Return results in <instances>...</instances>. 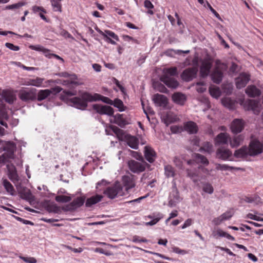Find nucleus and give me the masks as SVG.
<instances>
[{
	"label": "nucleus",
	"instance_id": "obj_54",
	"mask_svg": "<svg viewBox=\"0 0 263 263\" xmlns=\"http://www.w3.org/2000/svg\"><path fill=\"white\" fill-rule=\"evenodd\" d=\"M130 152H131V155L134 158H136L137 160H138L140 161H143L144 158H143L142 155H141V154H140L137 152H135V151H130Z\"/></svg>",
	"mask_w": 263,
	"mask_h": 263
},
{
	"label": "nucleus",
	"instance_id": "obj_14",
	"mask_svg": "<svg viewBox=\"0 0 263 263\" xmlns=\"http://www.w3.org/2000/svg\"><path fill=\"white\" fill-rule=\"evenodd\" d=\"M245 126V122L242 119H235L231 124V129L233 133L238 134L240 133Z\"/></svg>",
	"mask_w": 263,
	"mask_h": 263
},
{
	"label": "nucleus",
	"instance_id": "obj_13",
	"mask_svg": "<svg viewBox=\"0 0 263 263\" xmlns=\"http://www.w3.org/2000/svg\"><path fill=\"white\" fill-rule=\"evenodd\" d=\"M250 80V75L246 72H242L236 79L235 82L237 88L245 87Z\"/></svg>",
	"mask_w": 263,
	"mask_h": 263
},
{
	"label": "nucleus",
	"instance_id": "obj_39",
	"mask_svg": "<svg viewBox=\"0 0 263 263\" xmlns=\"http://www.w3.org/2000/svg\"><path fill=\"white\" fill-rule=\"evenodd\" d=\"M216 170L220 171L232 170H239V168L230 166L227 164H220L218 163L215 164Z\"/></svg>",
	"mask_w": 263,
	"mask_h": 263
},
{
	"label": "nucleus",
	"instance_id": "obj_37",
	"mask_svg": "<svg viewBox=\"0 0 263 263\" xmlns=\"http://www.w3.org/2000/svg\"><path fill=\"white\" fill-rule=\"evenodd\" d=\"M165 175L167 177H173L175 175L174 168L171 165H166L164 166Z\"/></svg>",
	"mask_w": 263,
	"mask_h": 263
},
{
	"label": "nucleus",
	"instance_id": "obj_60",
	"mask_svg": "<svg viewBox=\"0 0 263 263\" xmlns=\"http://www.w3.org/2000/svg\"><path fill=\"white\" fill-rule=\"evenodd\" d=\"M32 10L35 13H37V12H43L44 13H46V10L43 7H40V6H36V5L35 6H33L32 7Z\"/></svg>",
	"mask_w": 263,
	"mask_h": 263
},
{
	"label": "nucleus",
	"instance_id": "obj_46",
	"mask_svg": "<svg viewBox=\"0 0 263 263\" xmlns=\"http://www.w3.org/2000/svg\"><path fill=\"white\" fill-rule=\"evenodd\" d=\"M200 149L208 153H211L213 152V145L208 142H205Z\"/></svg>",
	"mask_w": 263,
	"mask_h": 263
},
{
	"label": "nucleus",
	"instance_id": "obj_33",
	"mask_svg": "<svg viewBox=\"0 0 263 263\" xmlns=\"http://www.w3.org/2000/svg\"><path fill=\"white\" fill-rule=\"evenodd\" d=\"M222 105L230 109H233L235 106V101L230 98H224L221 100Z\"/></svg>",
	"mask_w": 263,
	"mask_h": 263
},
{
	"label": "nucleus",
	"instance_id": "obj_62",
	"mask_svg": "<svg viewBox=\"0 0 263 263\" xmlns=\"http://www.w3.org/2000/svg\"><path fill=\"white\" fill-rule=\"evenodd\" d=\"M132 241L134 242H146L147 240L145 238H141L140 237L135 235L133 237Z\"/></svg>",
	"mask_w": 263,
	"mask_h": 263
},
{
	"label": "nucleus",
	"instance_id": "obj_26",
	"mask_svg": "<svg viewBox=\"0 0 263 263\" xmlns=\"http://www.w3.org/2000/svg\"><path fill=\"white\" fill-rule=\"evenodd\" d=\"M246 93L250 97L254 98L261 95V91L255 85L249 86L246 89Z\"/></svg>",
	"mask_w": 263,
	"mask_h": 263
},
{
	"label": "nucleus",
	"instance_id": "obj_12",
	"mask_svg": "<svg viewBox=\"0 0 263 263\" xmlns=\"http://www.w3.org/2000/svg\"><path fill=\"white\" fill-rule=\"evenodd\" d=\"M197 71V67H189L183 70L181 77L184 81L189 82L196 77Z\"/></svg>",
	"mask_w": 263,
	"mask_h": 263
},
{
	"label": "nucleus",
	"instance_id": "obj_59",
	"mask_svg": "<svg viewBox=\"0 0 263 263\" xmlns=\"http://www.w3.org/2000/svg\"><path fill=\"white\" fill-rule=\"evenodd\" d=\"M104 33L108 36H109L117 41H119L118 36L116 34H115L114 32H112V31H110L109 30H105Z\"/></svg>",
	"mask_w": 263,
	"mask_h": 263
},
{
	"label": "nucleus",
	"instance_id": "obj_56",
	"mask_svg": "<svg viewBox=\"0 0 263 263\" xmlns=\"http://www.w3.org/2000/svg\"><path fill=\"white\" fill-rule=\"evenodd\" d=\"M15 145L13 143L8 142L5 144L4 146V151H14L15 149Z\"/></svg>",
	"mask_w": 263,
	"mask_h": 263
},
{
	"label": "nucleus",
	"instance_id": "obj_29",
	"mask_svg": "<svg viewBox=\"0 0 263 263\" xmlns=\"http://www.w3.org/2000/svg\"><path fill=\"white\" fill-rule=\"evenodd\" d=\"M249 155V151L246 146H242L239 149L236 150L234 153V156L236 158H247Z\"/></svg>",
	"mask_w": 263,
	"mask_h": 263
},
{
	"label": "nucleus",
	"instance_id": "obj_47",
	"mask_svg": "<svg viewBox=\"0 0 263 263\" xmlns=\"http://www.w3.org/2000/svg\"><path fill=\"white\" fill-rule=\"evenodd\" d=\"M25 4L26 3L25 2L21 1L16 4L7 6L6 7V9H18Z\"/></svg>",
	"mask_w": 263,
	"mask_h": 263
},
{
	"label": "nucleus",
	"instance_id": "obj_1",
	"mask_svg": "<svg viewBox=\"0 0 263 263\" xmlns=\"http://www.w3.org/2000/svg\"><path fill=\"white\" fill-rule=\"evenodd\" d=\"M86 93H89L85 91L81 94L80 97H75L72 98H68L66 96H62V100L71 106L79 109L85 110L88 106V102H89L88 99L85 98Z\"/></svg>",
	"mask_w": 263,
	"mask_h": 263
},
{
	"label": "nucleus",
	"instance_id": "obj_4",
	"mask_svg": "<svg viewBox=\"0 0 263 263\" xmlns=\"http://www.w3.org/2000/svg\"><path fill=\"white\" fill-rule=\"evenodd\" d=\"M127 165L129 170L136 174L144 172L146 167L149 165L144 160L138 162L134 160H129Z\"/></svg>",
	"mask_w": 263,
	"mask_h": 263
},
{
	"label": "nucleus",
	"instance_id": "obj_18",
	"mask_svg": "<svg viewBox=\"0 0 263 263\" xmlns=\"http://www.w3.org/2000/svg\"><path fill=\"white\" fill-rule=\"evenodd\" d=\"M232 152L224 147L218 148L216 151V157L223 160H226L232 156Z\"/></svg>",
	"mask_w": 263,
	"mask_h": 263
},
{
	"label": "nucleus",
	"instance_id": "obj_55",
	"mask_svg": "<svg viewBox=\"0 0 263 263\" xmlns=\"http://www.w3.org/2000/svg\"><path fill=\"white\" fill-rule=\"evenodd\" d=\"M172 251L175 253L179 254H186L187 253V251L185 250H182L177 247L174 246L172 248Z\"/></svg>",
	"mask_w": 263,
	"mask_h": 263
},
{
	"label": "nucleus",
	"instance_id": "obj_35",
	"mask_svg": "<svg viewBox=\"0 0 263 263\" xmlns=\"http://www.w3.org/2000/svg\"><path fill=\"white\" fill-rule=\"evenodd\" d=\"M3 185L7 191V192L11 195H14L15 194V190L12 184L7 179L3 180Z\"/></svg>",
	"mask_w": 263,
	"mask_h": 263
},
{
	"label": "nucleus",
	"instance_id": "obj_50",
	"mask_svg": "<svg viewBox=\"0 0 263 263\" xmlns=\"http://www.w3.org/2000/svg\"><path fill=\"white\" fill-rule=\"evenodd\" d=\"M111 129L119 138L123 137L124 135V131L122 129L116 126H111Z\"/></svg>",
	"mask_w": 263,
	"mask_h": 263
},
{
	"label": "nucleus",
	"instance_id": "obj_52",
	"mask_svg": "<svg viewBox=\"0 0 263 263\" xmlns=\"http://www.w3.org/2000/svg\"><path fill=\"white\" fill-rule=\"evenodd\" d=\"M172 193L174 196V198L176 200H178L179 198V191L177 188L176 183L175 181L173 182Z\"/></svg>",
	"mask_w": 263,
	"mask_h": 263
},
{
	"label": "nucleus",
	"instance_id": "obj_11",
	"mask_svg": "<svg viewBox=\"0 0 263 263\" xmlns=\"http://www.w3.org/2000/svg\"><path fill=\"white\" fill-rule=\"evenodd\" d=\"M92 108L100 115H107L111 116L113 115L114 112V109L111 107L107 105L96 104L92 105Z\"/></svg>",
	"mask_w": 263,
	"mask_h": 263
},
{
	"label": "nucleus",
	"instance_id": "obj_15",
	"mask_svg": "<svg viewBox=\"0 0 263 263\" xmlns=\"http://www.w3.org/2000/svg\"><path fill=\"white\" fill-rule=\"evenodd\" d=\"M153 101L156 105L165 107L168 103V100L166 96L163 95L156 93L153 96Z\"/></svg>",
	"mask_w": 263,
	"mask_h": 263
},
{
	"label": "nucleus",
	"instance_id": "obj_63",
	"mask_svg": "<svg viewBox=\"0 0 263 263\" xmlns=\"http://www.w3.org/2000/svg\"><path fill=\"white\" fill-rule=\"evenodd\" d=\"M206 3L208 7L209 8L210 11L214 14V15L218 19L221 20V17L220 15L218 14V13L217 12V11L211 6V5L210 4V3L206 1Z\"/></svg>",
	"mask_w": 263,
	"mask_h": 263
},
{
	"label": "nucleus",
	"instance_id": "obj_64",
	"mask_svg": "<svg viewBox=\"0 0 263 263\" xmlns=\"http://www.w3.org/2000/svg\"><path fill=\"white\" fill-rule=\"evenodd\" d=\"M224 220H223V218H222L221 216L220 215V216H219L218 217L214 218L212 220V222L214 225L218 226V225L220 224Z\"/></svg>",
	"mask_w": 263,
	"mask_h": 263
},
{
	"label": "nucleus",
	"instance_id": "obj_5",
	"mask_svg": "<svg viewBox=\"0 0 263 263\" xmlns=\"http://www.w3.org/2000/svg\"><path fill=\"white\" fill-rule=\"evenodd\" d=\"M85 200L86 197L85 196L78 197L69 204L65 205L63 207V210L66 212L74 211L81 207L85 203Z\"/></svg>",
	"mask_w": 263,
	"mask_h": 263
},
{
	"label": "nucleus",
	"instance_id": "obj_48",
	"mask_svg": "<svg viewBox=\"0 0 263 263\" xmlns=\"http://www.w3.org/2000/svg\"><path fill=\"white\" fill-rule=\"evenodd\" d=\"M112 105L115 107L119 108V110L120 111L124 110L123 103V102L121 100H120L119 99H116L113 101V104Z\"/></svg>",
	"mask_w": 263,
	"mask_h": 263
},
{
	"label": "nucleus",
	"instance_id": "obj_51",
	"mask_svg": "<svg viewBox=\"0 0 263 263\" xmlns=\"http://www.w3.org/2000/svg\"><path fill=\"white\" fill-rule=\"evenodd\" d=\"M51 3L54 11H62V5L59 2L56 0H51Z\"/></svg>",
	"mask_w": 263,
	"mask_h": 263
},
{
	"label": "nucleus",
	"instance_id": "obj_28",
	"mask_svg": "<svg viewBox=\"0 0 263 263\" xmlns=\"http://www.w3.org/2000/svg\"><path fill=\"white\" fill-rule=\"evenodd\" d=\"M172 100L175 103L183 105L186 100V98L185 95L181 92H175L172 95Z\"/></svg>",
	"mask_w": 263,
	"mask_h": 263
},
{
	"label": "nucleus",
	"instance_id": "obj_43",
	"mask_svg": "<svg viewBox=\"0 0 263 263\" xmlns=\"http://www.w3.org/2000/svg\"><path fill=\"white\" fill-rule=\"evenodd\" d=\"M144 5L145 8L148 9L147 13L150 15H153L154 12L152 10V9L154 8V5L149 0H145L144 2Z\"/></svg>",
	"mask_w": 263,
	"mask_h": 263
},
{
	"label": "nucleus",
	"instance_id": "obj_58",
	"mask_svg": "<svg viewBox=\"0 0 263 263\" xmlns=\"http://www.w3.org/2000/svg\"><path fill=\"white\" fill-rule=\"evenodd\" d=\"M203 82H199L196 84V90L200 93L203 92L205 90L206 88L204 87Z\"/></svg>",
	"mask_w": 263,
	"mask_h": 263
},
{
	"label": "nucleus",
	"instance_id": "obj_57",
	"mask_svg": "<svg viewBox=\"0 0 263 263\" xmlns=\"http://www.w3.org/2000/svg\"><path fill=\"white\" fill-rule=\"evenodd\" d=\"M20 258L27 263H36L37 262L36 259L34 257L20 256Z\"/></svg>",
	"mask_w": 263,
	"mask_h": 263
},
{
	"label": "nucleus",
	"instance_id": "obj_45",
	"mask_svg": "<svg viewBox=\"0 0 263 263\" xmlns=\"http://www.w3.org/2000/svg\"><path fill=\"white\" fill-rule=\"evenodd\" d=\"M210 95L215 98H218L220 95V90L218 87H210L209 89Z\"/></svg>",
	"mask_w": 263,
	"mask_h": 263
},
{
	"label": "nucleus",
	"instance_id": "obj_7",
	"mask_svg": "<svg viewBox=\"0 0 263 263\" xmlns=\"http://www.w3.org/2000/svg\"><path fill=\"white\" fill-rule=\"evenodd\" d=\"M36 89L31 88L28 90L22 89L18 93L20 99L24 102L34 101L36 99Z\"/></svg>",
	"mask_w": 263,
	"mask_h": 263
},
{
	"label": "nucleus",
	"instance_id": "obj_10",
	"mask_svg": "<svg viewBox=\"0 0 263 263\" xmlns=\"http://www.w3.org/2000/svg\"><path fill=\"white\" fill-rule=\"evenodd\" d=\"M244 108L248 110H252L254 114L258 115L260 112L258 101L248 99L243 102Z\"/></svg>",
	"mask_w": 263,
	"mask_h": 263
},
{
	"label": "nucleus",
	"instance_id": "obj_2",
	"mask_svg": "<svg viewBox=\"0 0 263 263\" xmlns=\"http://www.w3.org/2000/svg\"><path fill=\"white\" fill-rule=\"evenodd\" d=\"M227 68V66L225 64L219 60H216L215 67L211 74L212 81L216 84H219L222 80L223 72Z\"/></svg>",
	"mask_w": 263,
	"mask_h": 263
},
{
	"label": "nucleus",
	"instance_id": "obj_42",
	"mask_svg": "<svg viewBox=\"0 0 263 263\" xmlns=\"http://www.w3.org/2000/svg\"><path fill=\"white\" fill-rule=\"evenodd\" d=\"M177 74V69L175 67H171L166 69L164 74L163 76H168L169 77L175 76Z\"/></svg>",
	"mask_w": 263,
	"mask_h": 263
},
{
	"label": "nucleus",
	"instance_id": "obj_44",
	"mask_svg": "<svg viewBox=\"0 0 263 263\" xmlns=\"http://www.w3.org/2000/svg\"><path fill=\"white\" fill-rule=\"evenodd\" d=\"M163 218V215L160 213H157V216L154 219L151 221L146 222L145 225L148 226H153L156 224L160 219Z\"/></svg>",
	"mask_w": 263,
	"mask_h": 263
},
{
	"label": "nucleus",
	"instance_id": "obj_49",
	"mask_svg": "<svg viewBox=\"0 0 263 263\" xmlns=\"http://www.w3.org/2000/svg\"><path fill=\"white\" fill-rule=\"evenodd\" d=\"M47 210L50 212L58 213L60 212V208L55 203H51L47 206Z\"/></svg>",
	"mask_w": 263,
	"mask_h": 263
},
{
	"label": "nucleus",
	"instance_id": "obj_31",
	"mask_svg": "<svg viewBox=\"0 0 263 263\" xmlns=\"http://www.w3.org/2000/svg\"><path fill=\"white\" fill-rule=\"evenodd\" d=\"M52 93V91L50 89L40 90L37 93V100L41 101L47 98Z\"/></svg>",
	"mask_w": 263,
	"mask_h": 263
},
{
	"label": "nucleus",
	"instance_id": "obj_21",
	"mask_svg": "<svg viewBox=\"0 0 263 263\" xmlns=\"http://www.w3.org/2000/svg\"><path fill=\"white\" fill-rule=\"evenodd\" d=\"M125 141L132 148L137 149L139 146V140L134 136L127 135L125 136Z\"/></svg>",
	"mask_w": 263,
	"mask_h": 263
},
{
	"label": "nucleus",
	"instance_id": "obj_27",
	"mask_svg": "<svg viewBox=\"0 0 263 263\" xmlns=\"http://www.w3.org/2000/svg\"><path fill=\"white\" fill-rule=\"evenodd\" d=\"M103 198V196L97 194L91 196L86 199L85 202V206L87 208H90L93 205L99 202Z\"/></svg>",
	"mask_w": 263,
	"mask_h": 263
},
{
	"label": "nucleus",
	"instance_id": "obj_20",
	"mask_svg": "<svg viewBox=\"0 0 263 263\" xmlns=\"http://www.w3.org/2000/svg\"><path fill=\"white\" fill-rule=\"evenodd\" d=\"M135 182L134 176L132 174L122 177V182L126 190L134 187L135 186Z\"/></svg>",
	"mask_w": 263,
	"mask_h": 263
},
{
	"label": "nucleus",
	"instance_id": "obj_38",
	"mask_svg": "<svg viewBox=\"0 0 263 263\" xmlns=\"http://www.w3.org/2000/svg\"><path fill=\"white\" fill-rule=\"evenodd\" d=\"M96 30L103 36L105 41L112 45H116V42L108 36L104 32L101 30L98 27L95 28Z\"/></svg>",
	"mask_w": 263,
	"mask_h": 263
},
{
	"label": "nucleus",
	"instance_id": "obj_40",
	"mask_svg": "<svg viewBox=\"0 0 263 263\" xmlns=\"http://www.w3.org/2000/svg\"><path fill=\"white\" fill-rule=\"evenodd\" d=\"M55 200L58 202L66 203L71 200V197L65 195H58L55 197Z\"/></svg>",
	"mask_w": 263,
	"mask_h": 263
},
{
	"label": "nucleus",
	"instance_id": "obj_3",
	"mask_svg": "<svg viewBox=\"0 0 263 263\" xmlns=\"http://www.w3.org/2000/svg\"><path fill=\"white\" fill-rule=\"evenodd\" d=\"M247 147L250 156H257L263 152V144L257 139L251 140Z\"/></svg>",
	"mask_w": 263,
	"mask_h": 263
},
{
	"label": "nucleus",
	"instance_id": "obj_32",
	"mask_svg": "<svg viewBox=\"0 0 263 263\" xmlns=\"http://www.w3.org/2000/svg\"><path fill=\"white\" fill-rule=\"evenodd\" d=\"M199 168L200 167H198V168H187L186 170L187 176L192 179L195 182L197 181V180L195 179V178L198 176Z\"/></svg>",
	"mask_w": 263,
	"mask_h": 263
},
{
	"label": "nucleus",
	"instance_id": "obj_17",
	"mask_svg": "<svg viewBox=\"0 0 263 263\" xmlns=\"http://www.w3.org/2000/svg\"><path fill=\"white\" fill-rule=\"evenodd\" d=\"M230 140V137L226 133L219 134L215 139V144L216 146L228 144V141Z\"/></svg>",
	"mask_w": 263,
	"mask_h": 263
},
{
	"label": "nucleus",
	"instance_id": "obj_22",
	"mask_svg": "<svg viewBox=\"0 0 263 263\" xmlns=\"http://www.w3.org/2000/svg\"><path fill=\"white\" fill-rule=\"evenodd\" d=\"M114 123L121 127H124L129 123L126 116L124 114H117L114 116Z\"/></svg>",
	"mask_w": 263,
	"mask_h": 263
},
{
	"label": "nucleus",
	"instance_id": "obj_41",
	"mask_svg": "<svg viewBox=\"0 0 263 263\" xmlns=\"http://www.w3.org/2000/svg\"><path fill=\"white\" fill-rule=\"evenodd\" d=\"M195 158L196 161H197L198 162H200L206 165L209 164V162L208 159L205 156L201 154H196Z\"/></svg>",
	"mask_w": 263,
	"mask_h": 263
},
{
	"label": "nucleus",
	"instance_id": "obj_23",
	"mask_svg": "<svg viewBox=\"0 0 263 263\" xmlns=\"http://www.w3.org/2000/svg\"><path fill=\"white\" fill-rule=\"evenodd\" d=\"M44 79L36 77L33 79H27L24 81V84L27 86H33L37 87H41Z\"/></svg>",
	"mask_w": 263,
	"mask_h": 263
},
{
	"label": "nucleus",
	"instance_id": "obj_34",
	"mask_svg": "<svg viewBox=\"0 0 263 263\" xmlns=\"http://www.w3.org/2000/svg\"><path fill=\"white\" fill-rule=\"evenodd\" d=\"M243 140V137L242 135H239L235 136L232 140L230 139V145L232 147H237L241 143Z\"/></svg>",
	"mask_w": 263,
	"mask_h": 263
},
{
	"label": "nucleus",
	"instance_id": "obj_30",
	"mask_svg": "<svg viewBox=\"0 0 263 263\" xmlns=\"http://www.w3.org/2000/svg\"><path fill=\"white\" fill-rule=\"evenodd\" d=\"M3 96L6 102L9 104L13 103L14 101L16 99L15 95L13 92L10 90H4L3 92Z\"/></svg>",
	"mask_w": 263,
	"mask_h": 263
},
{
	"label": "nucleus",
	"instance_id": "obj_61",
	"mask_svg": "<svg viewBox=\"0 0 263 263\" xmlns=\"http://www.w3.org/2000/svg\"><path fill=\"white\" fill-rule=\"evenodd\" d=\"M203 190L204 192L211 194L213 192V188L211 184L206 183L203 185Z\"/></svg>",
	"mask_w": 263,
	"mask_h": 263
},
{
	"label": "nucleus",
	"instance_id": "obj_16",
	"mask_svg": "<svg viewBox=\"0 0 263 263\" xmlns=\"http://www.w3.org/2000/svg\"><path fill=\"white\" fill-rule=\"evenodd\" d=\"M144 154L146 160L151 163H153L156 158V153L149 146L144 147Z\"/></svg>",
	"mask_w": 263,
	"mask_h": 263
},
{
	"label": "nucleus",
	"instance_id": "obj_36",
	"mask_svg": "<svg viewBox=\"0 0 263 263\" xmlns=\"http://www.w3.org/2000/svg\"><path fill=\"white\" fill-rule=\"evenodd\" d=\"M178 118L173 112H167L165 116V122L166 124H170L177 121Z\"/></svg>",
	"mask_w": 263,
	"mask_h": 263
},
{
	"label": "nucleus",
	"instance_id": "obj_6",
	"mask_svg": "<svg viewBox=\"0 0 263 263\" xmlns=\"http://www.w3.org/2000/svg\"><path fill=\"white\" fill-rule=\"evenodd\" d=\"M104 193L110 199H114L117 196H122L123 194L122 187L119 183H116L112 186L107 187Z\"/></svg>",
	"mask_w": 263,
	"mask_h": 263
},
{
	"label": "nucleus",
	"instance_id": "obj_53",
	"mask_svg": "<svg viewBox=\"0 0 263 263\" xmlns=\"http://www.w3.org/2000/svg\"><path fill=\"white\" fill-rule=\"evenodd\" d=\"M245 201L248 203L257 202L260 200V198L258 196H248L245 198Z\"/></svg>",
	"mask_w": 263,
	"mask_h": 263
},
{
	"label": "nucleus",
	"instance_id": "obj_24",
	"mask_svg": "<svg viewBox=\"0 0 263 263\" xmlns=\"http://www.w3.org/2000/svg\"><path fill=\"white\" fill-rule=\"evenodd\" d=\"M184 129L191 134H196L198 130V127L196 123L193 121H188L184 124Z\"/></svg>",
	"mask_w": 263,
	"mask_h": 263
},
{
	"label": "nucleus",
	"instance_id": "obj_19",
	"mask_svg": "<svg viewBox=\"0 0 263 263\" xmlns=\"http://www.w3.org/2000/svg\"><path fill=\"white\" fill-rule=\"evenodd\" d=\"M160 80L170 88H176L179 85L178 81L175 78L168 76H162Z\"/></svg>",
	"mask_w": 263,
	"mask_h": 263
},
{
	"label": "nucleus",
	"instance_id": "obj_25",
	"mask_svg": "<svg viewBox=\"0 0 263 263\" xmlns=\"http://www.w3.org/2000/svg\"><path fill=\"white\" fill-rule=\"evenodd\" d=\"M212 235L215 238H218L219 237H226L227 238H228L229 240H231L232 241L235 240V238L233 236H232L231 235H230L229 234L224 232L223 231H222V230H221L220 229H218L216 230L213 231L212 232Z\"/></svg>",
	"mask_w": 263,
	"mask_h": 263
},
{
	"label": "nucleus",
	"instance_id": "obj_9",
	"mask_svg": "<svg viewBox=\"0 0 263 263\" xmlns=\"http://www.w3.org/2000/svg\"><path fill=\"white\" fill-rule=\"evenodd\" d=\"M85 96V98L88 99L89 102L102 101L103 102L108 104H113V101H112L109 98L103 96L99 93H95L93 95L91 93H86Z\"/></svg>",
	"mask_w": 263,
	"mask_h": 263
},
{
	"label": "nucleus",
	"instance_id": "obj_8",
	"mask_svg": "<svg viewBox=\"0 0 263 263\" xmlns=\"http://www.w3.org/2000/svg\"><path fill=\"white\" fill-rule=\"evenodd\" d=\"M212 63L213 60L210 57L205 58L201 61L200 67V74L201 77L205 78L209 75L212 68Z\"/></svg>",
	"mask_w": 263,
	"mask_h": 263
}]
</instances>
